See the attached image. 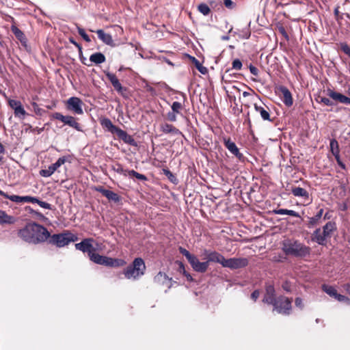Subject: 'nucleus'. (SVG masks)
Instances as JSON below:
<instances>
[{
  "instance_id": "obj_55",
  "label": "nucleus",
  "mask_w": 350,
  "mask_h": 350,
  "mask_svg": "<svg viewBox=\"0 0 350 350\" xmlns=\"http://www.w3.org/2000/svg\"><path fill=\"white\" fill-rule=\"evenodd\" d=\"M177 113H174V111H169L167 113V118L170 122H176L177 120Z\"/></svg>"
},
{
  "instance_id": "obj_61",
  "label": "nucleus",
  "mask_w": 350,
  "mask_h": 350,
  "mask_svg": "<svg viewBox=\"0 0 350 350\" xmlns=\"http://www.w3.org/2000/svg\"><path fill=\"white\" fill-rule=\"evenodd\" d=\"M339 7L337 6L336 8H335L334 10V14L336 16V19L337 21H339L340 20L342 19V17L341 15H340V12H339Z\"/></svg>"
},
{
  "instance_id": "obj_52",
  "label": "nucleus",
  "mask_w": 350,
  "mask_h": 350,
  "mask_svg": "<svg viewBox=\"0 0 350 350\" xmlns=\"http://www.w3.org/2000/svg\"><path fill=\"white\" fill-rule=\"evenodd\" d=\"M8 103H9L10 107L12 109H13L14 110H15V109H16V107H18L22 105L21 101L17 100H13V99L9 100Z\"/></svg>"
},
{
  "instance_id": "obj_21",
  "label": "nucleus",
  "mask_w": 350,
  "mask_h": 350,
  "mask_svg": "<svg viewBox=\"0 0 350 350\" xmlns=\"http://www.w3.org/2000/svg\"><path fill=\"white\" fill-rule=\"evenodd\" d=\"M104 73L105 74L106 77L109 80V81L111 83L113 88L118 92H122V86L119 80L118 79V78L116 77V76L109 71H104Z\"/></svg>"
},
{
  "instance_id": "obj_19",
  "label": "nucleus",
  "mask_w": 350,
  "mask_h": 350,
  "mask_svg": "<svg viewBox=\"0 0 350 350\" xmlns=\"http://www.w3.org/2000/svg\"><path fill=\"white\" fill-rule=\"evenodd\" d=\"M116 135L118 138L122 140L124 143L132 146H137V143L135 139L131 135H129L125 131L120 129Z\"/></svg>"
},
{
  "instance_id": "obj_6",
  "label": "nucleus",
  "mask_w": 350,
  "mask_h": 350,
  "mask_svg": "<svg viewBox=\"0 0 350 350\" xmlns=\"http://www.w3.org/2000/svg\"><path fill=\"white\" fill-rule=\"evenodd\" d=\"M276 299L277 297H275V290L273 285L267 284L262 301L269 305H272L273 307V311L281 312V308L277 306L278 304Z\"/></svg>"
},
{
  "instance_id": "obj_30",
  "label": "nucleus",
  "mask_w": 350,
  "mask_h": 350,
  "mask_svg": "<svg viewBox=\"0 0 350 350\" xmlns=\"http://www.w3.org/2000/svg\"><path fill=\"white\" fill-rule=\"evenodd\" d=\"M59 167L54 163L50 165L47 169L41 170L40 171V175L42 177L51 176Z\"/></svg>"
},
{
  "instance_id": "obj_9",
  "label": "nucleus",
  "mask_w": 350,
  "mask_h": 350,
  "mask_svg": "<svg viewBox=\"0 0 350 350\" xmlns=\"http://www.w3.org/2000/svg\"><path fill=\"white\" fill-rule=\"evenodd\" d=\"M94 241V240L92 238L84 239L80 243L75 244V248L83 253H88V256H90L91 254L96 251L92 245Z\"/></svg>"
},
{
  "instance_id": "obj_50",
  "label": "nucleus",
  "mask_w": 350,
  "mask_h": 350,
  "mask_svg": "<svg viewBox=\"0 0 350 350\" xmlns=\"http://www.w3.org/2000/svg\"><path fill=\"white\" fill-rule=\"evenodd\" d=\"M340 45L342 52L350 57V47L349 45L346 42H341Z\"/></svg>"
},
{
  "instance_id": "obj_41",
  "label": "nucleus",
  "mask_w": 350,
  "mask_h": 350,
  "mask_svg": "<svg viewBox=\"0 0 350 350\" xmlns=\"http://www.w3.org/2000/svg\"><path fill=\"white\" fill-rule=\"evenodd\" d=\"M330 150L332 154L340 152L339 145L336 139H332L329 143Z\"/></svg>"
},
{
  "instance_id": "obj_4",
  "label": "nucleus",
  "mask_w": 350,
  "mask_h": 350,
  "mask_svg": "<svg viewBox=\"0 0 350 350\" xmlns=\"http://www.w3.org/2000/svg\"><path fill=\"white\" fill-rule=\"evenodd\" d=\"M89 258L90 260L96 264L105 265L109 267H120L126 264V262L122 259L113 258L111 257L102 256L95 253V252L91 254Z\"/></svg>"
},
{
  "instance_id": "obj_13",
  "label": "nucleus",
  "mask_w": 350,
  "mask_h": 350,
  "mask_svg": "<svg viewBox=\"0 0 350 350\" xmlns=\"http://www.w3.org/2000/svg\"><path fill=\"white\" fill-rule=\"evenodd\" d=\"M189 264L191 265L193 269L199 273H204L206 271L208 264V262H200L196 256H194L189 261Z\"/></svg>"
},
{
  "instance_id": "obj_11",
  "label": "nucleus",
  "mask_w": 350,
  "mask_h": 350,
  "mask_svg": "<svg viewBox=\"0 0 350 350\" xmlns=\"http://www.w3.org/2000/svg\"><path fill=\"white\" fill-rule=\"evenodd\" d=\"M277 306L280 307L281 312H277L279 314L288 315L292 308V300L284 296H279L277 297Z\"/></svg>"
},
{
  "instance_id": "obj_54",
  "label": "nucleus",
  "mask_w": 350,
  "mask_h": 350,
  "mask_svg": "<svg viewBox=\"0 0 350 350\" xmlns=\"http://www.w3.org/2000/svg\"><path fill=\"white\" fill-rule=\"evenodd\" d=\"M278 31L280 32V33H281L282 35V36L285 38L286 40H289V36H288L285 28L282 25L278 26Z\"/></svg>"
},
{
  "instance_id": "obj_59",
  "label": "nucleus",
  "mask_w": 350,
  "mask_h": 350,
  "mask_svg": "<svg viewBox=\"0 0 350 350\" xmlns=\"http://www.w3.org/2000/svg\"><path fill=\"white\" fill-rule=\"evenodd\" d=\"M295 304L296 307L300 308L301 310L304 308L303 299L300 297H297L295 299Z\"/></svg>"
},
{
  "instance_id": "obj_27",
  "label": "nucleus",
  "mask_w": 350,
  "mask_h": 350,
  "mask_svg": "<svg viewBox=\"0 0 350 350\" xmlns=\"http://www.w3.org/2000/svg\"><path fill=\"white\" fill-rule=\"evenodd\" d=\"M336 230V224L332 221H328L323 226L322 232L324 236L328 238L332 237V232Z\"/></svg>"
},
{
  "instance_id": "obj_18",
  "label": "nucleus",
  "mask_w": 350,
  "mask_h": 350,
  "mask_svg": "<svg viewBox=\"0 0 350 350\" xmlns=\"http://www.w3.org/2000/svg\"><path fill=\"white\" fill-rule=\"evenodd\" d=\"M328 237L327 236H324L321 228H317L311 236V240L313 242L318 243L320 245H327V239Z\"/></svg>"
},
{
  "instance_id": "obj_46",
  "label": "nucleus",
  "mask_w": 350,
  "mask_h": 350,
  "mask_svg": "<svg viewBox=\"0 0 350 350\" xmlns=\"http://www.w3.org/2000/svg\"><path fill=\"white\" fill-rule=\"evenodd\" d=\"M77 31H78V33L83 38V39L88 42H90L91 41L89 36L85 33V30L77 26Z\"/></svg>"
},
{
  "instance_id": "obj_2",
  "label": "nucleus",
  "mask_w": 350,
  "mask_h": 350,
  "mask_svg": "<svg viewBox=\"0 0 350 350\" xmlns=\"http://www.w3.org/2000/svg\"><path fill=\"white\" fill-rule=\"evenodd\" d=\"M282 251L287 256L305 258L309 256L311 249L297 240L286 239L282 242Z\"/></svg>"
},
{
  "instance_id": "obj_38",
  "label": "nucleus",
  "mask_w": 350,
  "mask_h": 350,
  "mask_svg": "<svg viewBox=\"0 0 350 350\" xmlns=\"http://www.w3.org/2000/svg\"><path fill=\"white\" fill-rule=\"evenodd\" d=\"M72 157L70 154L65 155L59 157L56 162L55 163L56 165L59 167L62 165L64 164L66 162L71 163Z\"/></svg>"
},
{
  "instance_id": "obj_14",
  "label": "nucleus",
  "mask_w": 350,
  "mask_h": 350,
  "mask_svg": "<svg viewBox=\"0 0 350 350\" xmlns=\"http://www.w3.org/2000/svg\"><path fill=\"white\" fill-rule=\"evenodd\" d=\"M96 191L100 193L103 196L107 198L110 201H113L117 203L119 202L121 200L120 196L118 193L113 192L111 190L107 189L103 186L96 187Z\"/></svg>"
},
{
  "instance_id": "obj_22",
  "label": "nucleus",
  "mask_w": 350,
  "mask_h": 350,
  "mask_svg": "<svg viewBox=\"0 0 350 350\" xmlns=\"http://www.w3.org/2000/svg\"><path fill=\"white\" fill-rule=\"evenodd\" d=\"M101 126L106 129L108 131L111 133H117L120 128L115 126L112 122L108 118H104L100 120Z\"/></svg>"
},
{
  "instance_id": "obj_42",
  "label": "nucleus",
  "mask_w": 350,
  "mask_h": 350,
  "mask_svg": "<svg viewBox=\"0 0 350 350\" xmlns=\"http://www.w3.org/2000/svg\"><path fill=\"white\" fill-rule=\"evenodd\" d=\"M198 10L204 16H207L211 12L209 7L206 3H200L198 7Z\"/></svg>"
},
{
  "instance_id": "obj_8",
  "label": "nucleus",
  "mask_w": 350,
  "mask_h": 350,
  "mask_svg": "<svg viewBox=\"0 0 350 350\" xmlns=\"http://www.w3.org/2000/svg\"><path fill=\"white\" fill-rule=\"evenodd\" d=\"M248 263L249 260L247 258H230L225 259L224 267L238 269L247 267Z\"/></svg>"
},
{
  "instance_id": "obj_23",
  "label": "nucleus",
  "mask_w": 350,
  "mask_h": 350,
  "mask_svg": "<svg viewBox=\"0 0 350 350\" xmlns=\"http://www.w3.org/2000/svg\"><path fill=\"white\" fill-rule=\"evenodd\" d=\"M250 22L248 24V26L242 29L241 30L232 31V28H231L228 33H232L234 35H238L239 38L241 39H249L251 36V31L250 29Z\"/></svg>"
},
{
  "instance_id": "obj_32",
  "label": "nucleus",
  "mask_w": 350,
  "mask_h": 350,
  "mask_svg": "<svg viewBox=\"0 0 350 350\" xmlns=\"http://www.w3.org/2000/svg\"><path fill=\"white\" fill-rule=\"evenodd\" d=\"M273 212L276 215H288L290 216H293V217H301L299 213H297L293 210L278 208V209L273 210Z\"/></svg>"
},
{
  "instance_id": "obj_51",
  "label": "nucleus",
  "mask_w": 350,
  "mask_h": 350,
  "mask_svg": "<svg viewBox=\"0 0 350 350\" xmlns=\"http://www.w3.org/2000/svg\"><path fill=\"white\" fill-rule=\"evenodd\" d=\"M10 200L16 202V203H21L23 202V196H16V195H10L9 198Z\"/></svg>"
},
{
  "instance_id": "obj_45",
  "label": "nucleus",
  "mask_w": 350,
  "mask_h": 350,
  "mask_svg": "<svg viewBox=\"0 0 350 350\" xmlns=\"http://www.w3.org/2000/svg\"><path fill=\"white\" fill-rule=\"evenodd\" d=\"M178 250L180 253L186 257L188 262L195 256L193 254H191L188 250H187L184 247H180Z\"/></svg>"
},
{
  "instance_id": "obj_25",
  "label": "nucleus",
  "mask_w": 350,
  "mask_h": 350,
  "mask_svg": "<svg viewBox=\"0 0 350 350\" xmlns=\"http://www.w3.org/2000/svg\"><path fill=\"white\" fill-rule=\"evenodd\" d=\"M292 194L295 197H300L305 200L309 199L308 192L304 188L299 187H294L291 189Z\"/></svg>"
},
{
  "instance_id": "obj_39",
  "label": "nucleus",
  "mask_w": 350,
  "mask_h": 350,
  "mask_svg": "<svg viewBox=\"0 0 350 350\" xmlns=\"http://www.w3.org/2000/svg\"><path fill=\"white\" fill-rule=\"evenodd\" d=\"M72 157L70 154L65 155L59 157L56 162L55 163L56 165L59 167L62 165L64 164L66 162L71 163Z\"/></svg>"
},
{
  "instance_id": "obj_5",
  "label": "nucleus",
  "mask_w": 350,
  "mask_h": 350,
  "mask_svg": "<svg viewBox=\"0 0 350 350\" xmlns=\"http://www.w3.org/2000/svg\"><path fill=\"white\" fill-rule=\"evenodd\" d=\"M48 239L49 243L55 245L58 247H63L68 245L70 243L77 241L78 237L70 231H66L63 233L50 235Z\"/></svg>"
},
{
  "instance_id": "obj_40",
  "label": "nucleus",
  "mask_w": 350,
  "mask_h": 350,
  "mask_svg": "<svg viewBox=\"0 0 350 350\" xmlns=\"http://www.w3.org/2000/svg\"><path fill=\"white\" fill-rule=\"evenodd\" d=\"M191 58L192 59L193 62L196 65V67L197 68L200 72H201L203 75L207 72L206 68L203 66L197 59H196L194 57H191Z\"/></svg>"
},
{
  "instance_id": "obj_26",
  "label": "nucleus",
  "mask_w": 350,
  "mask_h": 350,
  "mask_svg": "<svg viewBox=\"0 0 350 350\" xmlns=\"http://www.w3.org/2000/svg\"><path fill=\"white\" fill-rule=\"evenodd\" d=\"M11 31L16 36V38L21 42L23 45H25L27 43V38L24 34V33L19 29L16 26L12 25Z\"/></svg>"
},
{
  "instance_id": "obj_31",
  "label": "nucleus",
  "mask_w": 350,
  "mask_h": 350,
  "mask_svg": "<svg viewBox=\"0 0 350 350\" xmlns=\"http://www.w3.org/2000/svg\"><path fill=\"white\" fill-rule=\"evenodd\" d=\"M323 209L321 208L314 216L310 217L308 227L312 228L317 225L319 223V221L323 215Z\"/></svg>"
},
{
  "instance_id": "obj_62",
  "label": "nucleus",
  "mask_w": 350,
  "mask_h": 350,
  "mask_svg": "<svg viewBox=\"0 0 350 350\" xmlns=\"http://www.w3.org/2000/svg\"><path fill=\"white\" fill-rule=\"evenodd\" d=\"M69 41H70V43L74 44L76 47H77V49H79V53H82V47H81V46L78 42H77L74 40V38H69Z\"/></svg>"
},
{
  "instance_id": "obj_47",
  "label": "nucleus",
  "mask_w": 350,
  "mask_h": 350,
  "mask_svg": "<svg viewBox=\"0 0 350 350\" xmlns=\"http://www.w3.org/2000/svg\"><path fill=\"white\" fill-rule=\"evenodd\" d=\"M14 114L16 116L20 117V118H24V116L26 114L25 110L23 107L22 105L14 110Z\"/></svg>"
},
{
  "instance_id": "obj_16",
  "label": "nucleus",
  "mask_w": 350,
  "mask_h": 350,
  "mask_svg": "<svg viewBox=\"0 0 350 350\" xmlns=\"http://www.w3.org/2000/svg\"><path fill=\"white\" fill-rule=\"evenodd\" d=\"M278 91L282 95V101L287 107H291L293 104V99L291 92L284 85H280L278 88Z\"/></svg>"
},
{
  "instance_id": "obj_7",
  "label": "nucleus",
  "mask_w": 350,
  "mask_h": 350,
  "mask_svg": "<svg viewBox=\"0 0 350 350\" xmlns=\"http://www.w3.org/2000/svg\"><path fill=\"white\" fill-rule=\"evenodd\" d=\"M52 118L61 121L64 124L68 125L78 131H82L79 123L77 122L76 118L73 116H64L61 113L55 112L52 114Z\"/></svg>"
},
{
  "instance_id": "obj_53",
  "label": "nucleus",
  "mask_w": 350,
  "mask_h": 350,
  "mask_svg": "<svg viewBox=\"0 0 350 350\" xmlns=\"http://www.w3.org/2000/svg\"><path fill=\"white\" fill-rule=\"evenodd\" d=\"M36 203H37L40 206H41L42 208H45V209H49V210H51L52 209L51 204H50L48 202H44V201H41L38 198V201L36 202Z\"/></svg>"
},
{
  "instance_id": "obj_28",
  "label": "nucleus",
  "mask_w": 350,
  "mask_h": 350,
  "mask_svg": "<svg viewBox=\"0 0 350 350\" xmlns=\"http://www.w3.org/2000/svg\"><path fill=\"white\" fill-rule=\"evenodd\" d=\"M106 60L105 56L100 52H97L92 54L90 57V61L96 64H100L105 62Z\"/></svg>"
},
{
  "instance_id": "obj_49",
  "label": "nucleus",
  "mask_w": 350,
  "mask_h": 350,
  "mask_svg": "<svg viewBox=\"0 0 350 350\" xmlns=\"http://www.w3.org/2000/svg\"><path fill=\"white\" fill-rule=\"evenodd\" d=\"M180 271H183V273L187 278V281L192 282L193 280L192 276L185 271V267L182 262L180 263Z\"/></svg>"
},
{
  "instance_id": "obj_37",
  "label": "nucleus",
  "mask_w": 350,
  "mask_h": 350,
  "mask_svg": "<svg viewBox=\"0 0 350 350\" xmlns=\"http://www.w3.org/2000/svg\"><path fill=\"white\" fill-rule=\"evenodd\" d=\"M128 175L130 177H131V176L135 177L137 179L142 180V181L147 180V177L145 175H144L142 174H139L137 172L135 171L134 170H129Z\"/></svg>"
},
{
  "instance_id": "obj_17",
  "label": "nucleus",
  "mask_w": 350,
  "mask_h": 350,
  "mask_svg": "<svg viewBox=\"0 0 350 350\" xmlns=\"http://www.w3.org/2000/svg\"><path fill=\"white\" fill-rule=\"evenodd\" d=\"M327 96L339 103L350 105V98L341 93L335 92L333 90H327Z\"/></svg>"
},
{
  "instance_id": "obj_10",
  "label": "nucleus",
  "mask_w": 350,
  "mask_h": 350,
  "mask_svg": "<svg viewBox=\"0 0 350 350\" xmlns=\"http://www.w3.org/2000/svg\"><path fill=\"white\" fill-rule=\"evenodd\" d=\"M224 144L228 151L236 157L239 161H243L245 159L244 155L239 151V148L236 144L231 140L230 137H224L223 139Z\"/></svg>"
},
{
  "instance_id": "obj_63",
  "label": "nucleus",
  "mask_w": 350,
  "mask_h": 350,
  "mask_svg": "<svg viewBox=\"0 0 350 350\" xmlns=\"http://www.w3.org/2000/svg\"><path fill=\"white\" fill-rule=\"evenodd\" d=\"M164 174L169 178V179L174 182V179L176 180L174 176L172 174V173L168 170H164Z\"/></svg>"
},
{
  "instance_id": "obj_12",
  "label": "nucleus",
  "mask_w": 350,
  "mask_h": 350,
  "mask_svg": "<svg viewBox=\"0 0 350 350\" xmlns=\"http://www.w3.org/2000/svg\"><path fill=\"white\" fill-rule=\"evenodd\" d=\"M83 103L78 97H70L67 100L68 109L73 111L75 114L81 115L83 113L82 109Z\"/></svg>"
},
{
  "instance_id": "obj_34",
  "label": "nucleus",
  "mask_w": 350,
  "mask_h": 350,
  "mask_svg": "<svg viewBox=\"0 0 350 350\" xmlns=\"http://www.w3.org/2000/svg\"><path fill=\"white\" fill-rule=\"evenodd\" d=\"M14 218L8 215L4 211L0 210V224H13Z\"/></svg>"
},
{
  "instance_id": "obj_43",
  "label": "nucleus",
  "mask_w": 350,
  "mask_h": 350,
  "mask_svg": "<svg viewBox=\"0 0 350 350\" xmlns=\"http://www.w3.org/2000/svg\"><path fill=\"white\" fill-rule=\"evenodd\" d=\"M334 299L338 301L339 302H342L346 304L347 305H350V298L345 295L337 293Z\"/></svg>"
},
{
  "instance_id": "obj_1",
  "label": "nucleus",
  "mask_w": 350,
  "mask_h": 350,
  "mask_svg": "<svg viewBox=\"0 0 350 350\" xmlns=\"http://www.w3.org/2000/svg\"><path fill=\"white\" fill-rule=\"evenodd\" d=\"M18 236L28 243L37 245L47 241L50 237V232L44 226L30 222L18 230Z\"/></svg>"
},
{
  "instance_id": "obj_35",
  "label": "nucleus",
  "mask_w": 350,
  "mask_h": 350,
  "mask_svg": "<svg viewBox=\"0 0 350 350\" xmlns=\"http://www.w3.org/2000/svg\"><path fill=\"white\" fill-rule=\"evenodd\" d=\"M322 290L333 298H334L338 293L336 289L334 286L327 284L322 285Z\"/></svg>"
},
{
  "instance_id": "obj_60",
  "label": "nucleus",
  "mask_w": 350,
  "mask_h": 350,
  "mask_svg": "<svg viewBox=\"0 0 350 350\" xmlns=\"http://www.w3.org/2000/svg\"><path fill=\"white\" fill-rule=\"evenodd\" d=\"M249 68H250V72L253 75H254V76H258V69L256 67H255L252 64H250V66H249Z\"/></svg>"
},
{
  "instance_id": "obj_64",
  "label": "nucleus",
  "mask_w": 350,
  "mask_h": 350,
  "mask_svg": "<svg viewBox=\"0 0 350 350\" xmlns=\"http://www.w3.org/2000/svg\"><path fill=\"white\" fill-rule=\"evenodd\" d=\"M260 295V292L258 290H254L251 294V298L256 301Z\"/></svg>"
},
{
  "instance_id": "obj_20",
  "label": "nucleus",
  "mask_w": 350,
  "mask_h": 350,
  "mask_svg": "<svg viewBox=\"0 0 350 350\" xmlns=\"http://www.w3.org/2000/svg\"><path fill=\"white\" fill-rule=\"evenodd\" d=\"M160 131L165 134H172L173 135H180L182 132L171 124L165 122L160 125Z\"/></svg>"
},
{
  "instance_id": "obj_58",
  "label": "nucleus",
  "mask_w": 350,
  "mask_h": 350,
  "mask_svg": "<svg viewBox=\"0 0 350 350\" xmlns=\"http://www.w3.org/2000/svg\"><path fill=\"white\" fill-rule=\"evenodd\" d=\"M320 102L323 103L326 106H332L334 103L332 100H330L328 98L321 97L320 99Z\"/></svg>"
},
{
  "instance_id": "obj_3",
  "label": "nucleus",
  "mask_w": 350,
  "mask_h": 350,
  "mask_svg": "<svg viewBox=\"0 0 350 350\" xmlns=\"http://www.w3.org/2000/svg\"><path fill=\"white\" fill-rule=\"evenodd\" d=\"M146 265L142 258H136L132 265L128 266L124 271V274L127 279L137 280L144 274Z\"/></svg>"
},
{
  "instance_id": "obj_15",
  "label": "nucleus",
  "mask_w": 350,
  "mask_h": 350,
  "mask_svg": "<svg viewBox=\"0 0 350 350\" xmlns=\"http://www.w3.org/2000/svg\"><path fill=\"white\" fill-rule=\"evenodd\" d=\"M205 254H206V262L209 265V262H217L219 263L224 267L225 258L220 253L216 251H205Z\"/></svg>"
},
{
  "instance_id": "obj_48",
  "label": "nucleus",
  "mask_w": 350,
  "mask_h": 350,
  "mask_svg": "<svg viewBox=\"0 0 350 350\" xmlns=\"http://www.w3.org/2000/svg\"><path fill=\"white\" fill-rule=\"evenodd\" d=\"M242 62L239 59H234L232 63V69L240 70L242 68Z\"/></svg>"
},
{
  "instance_id": "obj_57",
  "label": "nucleus",
  "mask_w": 350,
  "mask_h": 350,
  "mask_svg": "<svg viewBox=\"0 0 350 350\" xmlns=\"http://www.w3.org/2000/svg\"><path fill=\"white\" fill-rule=\"evenodd\" d=\"M282 287L283 290L285 291L286 292L288 293V292L291 291V282L287 280H286L283 282Z\"/></svg>"
},
{
  "instance_id": "obj_56",
  "label": "nucleus",
  "mask_w": 350,
  "mask_h": 350,
  "mask_svg": "<svg viewBox=\"0 0 350 350\" xmlns=\"http://www.w3.org/2000/svg\"><path fill=\"white\" fill-rule=\"evenodd\" d=\"M23 202H31V203H36V202L38 201V198L33 197V196H23Z\"/></svg>"
},
{
  "instance_id": "obj_24",
  "label": "nucleus",
  "mask_w": 350,
  "mask_h": 350,
  "mask_svg": "<svg viewBox=\"0 0 350 350\" xmlns=\"http://www.w3.org/2000/svg\"><path fill=\"white\" fill-rule=\"evenodd\" d=\"M98 38L102 40L105 44L107 45H112L113 40L111 36L109 33H106L103 29H98L96 31Z\"/></svg>"
},
{
  "instance_id": "obj_36",
  "label": "nucleus",
  "mask_w": 350,
  "mask_h": 350,
  "mask_svg": "<svg viewBox=\"0 0 350 350\" xmlns=\"http://www.w3.org/2000/svg\"><path fill=\"white\" fill-rule=\"evenodd\" d=\"M111 170H113L114 172L120 174H122V175H124L125 176H126L128 175V171L129 170H124L122 167V165L119 163H116L113 165H112L111 166Z\"/></svg>"
},
{
  "instance_id": "obj_44",
  "label": "nucleus",
  "mask_w": 350,
  "mask_h": 350,
  "mask_svg": "<svg viewBox=\"0 0 350 350\" xmlns=\"http://www.w3.org/2000/svg\"><path fill=\"white\" fill-rule=\"evenodd\" d=\"M171 108L172 111L179 114L180 113V110L183 109V105L180 103L175 101L172 103Z\"/></svg>"
},
{
  "instance_id": "obj_33",
  "label": "nucleus",
  "mask_w": 350,
  "mask_h": 350,
  "mask_svg": "<svg viewBox=\"0 0 350 350\" xmlns=\"http://www.w3.org/2000/svg\"><path fill=\"white\" fill-rule=\"evenodd\" d=\"M255 110L260 114L261 118L264 120L271 121L270 119V114L268 111H267L264 107L261 106H258L256 104H254Z\"/></svg>"
},
{
  "instance_id": "obj_29",
  "label": "nucleus",
  "mask_w": 350,
  "mask_h": 350,
  "mask_svg": "<svg viewBox=\"0 0 350 350\" xmlns=\"http://www.w3.org/2000/svg\"><path fill=\"white\" fill-rule=\"evenodd\" d=\"M171 280V278H169V277L164 273L159 272L157 273L154 278V282L159 284H168Z\"/></svg>"
}]
</instances>
